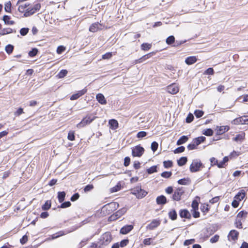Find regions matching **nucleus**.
<instances>
[{"mask_svg": "<svg viewBox=\"0 0 248 248\" xmlns=\"http://www.w3.org/2000/svg\"><path fill=\"white\" fill-rule=\"evenodd\" d=\"M96 118V117L92 114H88L77 125V126L78 128L83 127L86 125L90 124Z\"/></svg>", "mask_w": 248, "mask_h": 248, "instance_id": "nucleus-1", "label": "nucleus"}, {"mask_svg": "<svg viewBox=\"0 0 248 248\" xmlns=\"http://www.w3.org/2000/svg\"><path fill=\"white\" fill-rule=\"evenodd\" d=\"M202 166V164L201 161L198 159H196L193 160L190 166V170L192 172H195L199 171L200 168Z\"/></svg>", "mask_w": 248, "mask_h": 248, "instance_id": "nucleus-2", "label": "nucleus"}, {"mask_svg": "<svg viewBox=\"0 0 248 248\" xmlns=\"http://www.w3.org/2000/svg\"><path fill=\"white\" fill-rule=\"evenodd\" d=\"M40 8L41 5L39 3H37L35 4L32 8H28V9H26V11L24 14V16L27 17L33 15L36 11L39 10Z\"/></svg>", "mask_w": 248, "mask_h": 248, "instance_id": "nucleus-3", "label": "nucleus"}, {"mask_svg": "<svg viewBox=\"0 0 248 248\" xmlns=\"http://www.w3.org/2000/svg\"><path fill=\"white\" fill-rule=\"evenodd\" d=\"M111 240L112 237L110 232H107L101 236L100 242L102 245H107L111 241Z\"/></svg>", "mask_w": 248, "mask_h": 248, "instance_id": "nucleus-4", "label": "nucleus"}, {"mask_svg": "<svg viewBox=\"0 0 248 248\" xmlns=\"http://www.w3.org/2000/svg\"><path fill=\"white\" fill-rule=\"evenodd\" d=\"M144 152V148L140 145L136 146L132 149V155L134 157H140Z\"/></svg>", "mask_w": 248, "mask_h": 248, "instance_id": "nucleus-5", "label": "nucleus"}, {"mask_svg": "<svg viewBox=\"0 0 248 248\" xmlns=\"http://www.w3.org/2000/svg\"><path fill=\"white\" fill-rule=\"evenodd\" d=\"M133 194L135 195L138 199H141L144 197L147 194V192L140 187H137L133 189L132 192Z\"/></svg>", "mask_w": 248, "mask_h": 248, "instance_id": "nucleus-6", "label": "nucleus"}, {"mask_svg": "<svg viewBox=\"0 0 248 248\" xmlns=\"http://www.w3.org/2000/svg\"><path fill=\"white\" fill-rule=\"evenodd\" d=\"M234 124H248V117L247 116L240 117L235 119L232 122Z\"/></svg>", "mask_w": 248, "mask_h": 248, "instance_id": "nucleus-7", "label": "nucleus"}, {"mask_svg": "<svg viewBox=\"0 0 248 248\" xmlns=\"http://www.w3.org/2000/svg\"><path fill=\"white\" fill-rule=\"evenodd\" d=\"M119 204L116 202H110L104 206L103 209L108 210L109 212H112L119 207Z\"/></svg>", "mask_w": 248, "mask_h": 248, "instance_id": "nucleus-8", "label": "nucleus"}, {"mask_svg": "<svg viewBox=\"0 0 248 248\" xmlns=\"http://www.w3.org/2000/svg\"><path fill=\"white\" fill-rule=\"evenodd\" d=\"M127 211V209L126 208H123L117 212H116L115 214H113L110 217V220H115L116 219L120 217L123 215H124Z\"/></svg>", "mask_w": 248, "mask_h": 248, "instance_id": "nucleus-9", "label": "nucleus"}, {"mask_svg": "<svg viewBox=\"0 0 248 248\" xmlns=\"http://www.w3.org/2000/svg\"><path fill=\"white\" fill-rule=\"evenodd\" d=\"M179 87L175 84L170 85L167 87V91L172 94H176L179 92Z\"/></svg>", "mask_w": 248, "mask_h": 248, "instance_id": "nucleus-10", "label": "nucleus"}, {"mask_svg": "<svg viewBox=\"0 0 248 248\" xmlns=\"http://www.w3.org/2000/svg\"><path fill=\"white\" fill-rule=\"evenodd\" d=\"M160 224V220L157 219H153L152 222L147 226L146 229L150 230H153L157 228Z\"/></svg>", "mask_w": 248, "mask_h": 248, "instance_id": "nucleus-11", "label": "nucleus"}, {"mask_svg": "<svg viewBox=\"0 0 248 248\" xmlns=\"http://www.w3.org/2000/svg\"><path fill=\"white\" fill-rule=\"evenodd\" d=\"M184 191L182 190V188H178L177 190L174 192V194L172 196V198L173 200L178 201L181 200V198L182 195L183 194Z\"/></svg>", "mask_w": 248, "mask_h": 248, "instance_id": "nucleus-12", "label": "nucleus"}, {"mask_svg": "<svg viewBox=\"0 0 248 248\" xmlns=\"http://www.w3.org/2000/svg\"><path fill=\"white\" fill-rule=\"evenodd\" d=\"M102 25L96 22L92 24L89 28V31L92 32H95L99 30L102 29Z\"/></svg>", "mask_w": 248, "mask_h": 248, "instance_id": "nucleus-13", "label": "nucleus"}, {"mask_svg": "<svg viewBox=\"0 0 248 248\" xmlns=\"http://www.w3.org/2000/svg\"><path fill=\"white\" fill-rule=\"evenodd\" d=\"M87 90L85 88L81 91H79L76 93L73 94L71 97L70 99L71 100H74L78 99L79 97L81 96L83 94H84L87 92Z\"/></svg>", "mask_w": 248, "mask_h": 248, "instance_id": "nucleus-14", "label": "nucleus"}, {"mask_svg": "<svg viewBox=\"0 0 248 248\" xmlns=\"http://www.w3.org/2000/svg\"><path fill=\"white\" fill-rule=\"evenodd\" d=\"M239 232L234 230H232L230 231L228 234V239L229 240H232L233 241H235L237 240Z\"/></svg>", "mask_w": 248, "mask_h": 248, "instance_id": "nucleus-15", "label": "nucleus"}, {"mask_svg": "<svg viewBox=\"0 0 248 248\" xmlns=\"http://www.w3.org/2000/svg\"><path fill=\"white\" fill-rule=\"evenodd\" d=\"M216 130L217 135H221L228 131L229 130V127L227 125L217 126Z\"/></svg>", "mask_w": 248, "mask_h": 248, "instance_id": "nucleus-16", "label": "nucleus"}, {"mask_svg": "<svg viewBox=\"0 0 248 248\" xmlns=\"http://www.w3.org/2000/svg\"><path fill=\"white\" fill-rule=\"evenodd\" d=\"M133 229L132 225H125L121 228L120 233L123 234H126L129 232Z\"/></svg>", "mask_w": 248, "mask_h": 248, "instance_id": "nucleus-17", "label": "nucleus"}, {"mask_svg": "<svg viewBox=\"0 0 248 248\" xmlns=\"http://www.w3.org/2000/svg\"><path fill=\"white\" fill-rule=\"evenodd\" d=\"M245 137V134L244 132H241L240 134L237 135L235 137L232 139V140L237 142H242L244 140Z\"/></svg>", "mask_w": 248, "mask_h": 248, "instance_id": "nucleus-18", "label": "nucleus"}, {"mask_svg": "<svg viewBox=\"0 0 248 248\" xmlns=\"http://www.w3.org/2000/svg\"><path fill=\"white\" fill-rule=\"evenodd\" d=\"M206 140V138L203 136L199 137L193 139V141L197 146L200 145L201 143L203 142Z\"/></svg>", "mask_w": 248, "mask_h": 248, "instance_id": "nucleus-19", "label": "nucleus"}, {"mask_svg": "<svg viewBox=\"0 0 248 248\" xmlns=\"http://www.w3.org/2000/svg\"><path fill=\"white\" fill-rule=\"evenodd\" d=\"M96 98L97 100L102 105H105L107 103V101L104 96L102 93L97 94Z\"/></svg>", "mask_w": 248, "mask_h": 248, "instance_id": "nucleus-20", "label": "nucleus"}, {"mask_svg": "<svg viewBox=\"0 0 248 248\" xmlns=\"http://www.w3.org/2000/svg\"><path fill=\"white\" fill-rule=\"evenodd\" d=\"M156 201L158 204H164L167 202L166 198L163 195L157 197Z\"/></svg>", "mask_w": 248, "mask_h": 248, "instance_id": "nucleus-21", "label": "nucleus"}, {"mask_svg": "<svg viewBox=\"0 0 248 248\" xmlns=\"http://www.w3.org/2000/svg\"><path fill=\"white\" fill-rule=\"evenodd\" d=\"M197 61V59L195 56H190L187 57L186 60V63L188 65L192 64Z\"/></svg>", "mask_w": 248, "mask_h": 248, "instance_id": "nucleus-22", "label": "nucleus"}, {"mask_svg": "<svg viewBox=\"0 0 248 248\" xmlns=\"http://www.w3.org/2000/svg\"><path fill=\"white\" fill-rule=\"evenodd\" d=\"M180 216L181 217H185L189 218L191 215L189 212L187 210H183L180 211Z\"/></svg>", "mask_w": 248, "mask_h": 248, "instance_id": "nucleus-23", "label": "nucleus"}, {"mask_svg": "<svg viewBox=\"0 0 248 248\" xmlns=\"http://www.w3.org/2000/svg\"><path fill=\"white\" fill-rule=\"evenodd\" d=\"M151 53H149L147 55H145L142 56L139 59L135 60L134 63L137 64V63H141V62H143L144 61H145L146 60L148 59L151 56Z\"/></svg>", "mask_w": 248, "mask_h": 248, "instance_id": "nucleus-24", "label": "nucleus"}, {"mask_svg": "<svg viewBox=\"0 0 248 248\" xmlns=\"http://www.w3.org/2000/svg\"><path fill=\"white\" fill-rule=\"evenodd\" d=\"M109 124L111 129H115L118 127V123L114 119L109 120Z\"/></svg>", "mask_w": 248, "mask_h": 248, "instance_id": "nucleus-25", "label": "nucleus"}, {"mask_svg": "<svg viewBox=\"0 0 248 248\" xmlns=\"http://www.w3.org/2000/svg\"><path fill=\"white\" fill-rule=\"evenodd\" d=\"M188 140V138L186 136H182L177 141V145H180L186 142Z\"/></svg>", "mask_w": 248, "mask_h": 248, "instance_id": "nucleus-26", "label": "nucleus"}, {"mask_svg": "<svg viewBox=\"0 0 248 248\" xmlns=\"http://www.w3.org/2000/svg\"><path fill=\"white\" fill-rule=\"evenodd\" d=\"M65 195H66V193L64 191L59 192L58 193V198L59 202H60L61 203L64 201Z\"/></svg>", "mask_w": 248, "mask_h": 248, "instance_id": "nucleus-27", "label": "nucleus"}, {"mask_svg": "<svg viewBox=\"0 0 248 248\" xmlns=\"http://www.w3.org/2000/svg\"><path fill=\"white\" fill-rule=\"evenodd\" d=\"M169 216L170 218L173 220H175L177 218V214L174 210L170 211L169 213Z\"/></svg>", "mask_w": 248, "mask_h": 248, "instance_id": "nucleus-28", "label": "nucleus"}, {"mask_svg": "<svg viewBox=\"0 0 248 248\" xmlns=\"http://www.w3.org/2000/svg\"><path fill=\"white\" fill-rule=\"evenodd\" d=\"M187 158L186 157H182L177 161L179 166H182L184 165L187 162Z\"/></svg>", "mask_w": 248, "mask_h": 248, "instance_id": "nucleus-29", "label": "nucleus"}, {"mask_svg": "<svg viewBox=\"0 0 248 248\" xmlns=\"http://www.w3.org/2000/svg\"><path fill=\"white\" fill-rule=\"evenodd\" d=\"M14 49V46L11 45H8L5 46V50L7 54H10Z\"/></svg>", "mask_w": 248, "mask_h": 248, "instance_id": "nucleus-30", "label": "nucleus"}, {"mask_svg": "<svg viewBox=\"0 0 248 248\" xmlns=\"http://www.w3.org/2000/svg\"><path fill=\"white\" fill-rule=\"evenodd\" d=\"M27 9H28V8L26 4L21 5L18 7V11L19 13H23L24 15Z\"/></svg>", "mask_w": 248, "mask_h": 248, "instance_id": "nucleus-31", "label": "nucleus"}, {"mask_svg": "<svg viewBox=\"0 0 248 248\" xmlns=\"http://www.w3.org/2000/svg\"><path fill=\"white\" fill-rule=\"evenodd\" d=\"M51 207L50 201H46L45 203L42 206V209L44 210H48Z\"/></svg>", "mask_w": 248, "mask_h": 248, "instance_id": "nucleus-32", "label": "nucleus"}, {"mask_svg": "<svg viewBox=\"0 0 248 248\" xmlns=\"http://www.w3.org/2000/svg\"><path fill=\"white\" fill-rule=\"evenodd\" d=\"M189 180L188 179L184 178L178 180V183L180 185H186L189 184Z\"/></svg>", "mask_w": 248, "mask_h": 248, "instance_id": "nucleus-33", "label": "nucleus"}, {"mask_svg": "<svg viewBox=\"0 0 248 248\" xmlns=\"http://www.w3.org/2000/svg\"><path fill=\"white\" fill-rule=\"evenodd\" d=\"M247 212H245L244 211H242L240 212L237 216V219H239L241 218H245L247 217Z\"/></svg>", "mask_w": 248, "mask_h": 248, "instance_id": "nucleus-34", "label": "nucleus"}, {"mask_svg": "<svg viewBox=\"0 0 248 248\" xmlns=\"http://www.w3.org/2000/svg\"><path fill=\"white\" fill-rule=\"evenodd\" d=\"M175 41V38L173 36H170L166 39V43L168 45L172 44Z\"/></svg>", "mask_w": 248, "mask_h": 248, "instance_id": "nucleus-35", "label": "nucleus"}, {"mask_svg": "<svg viewBox=\"0 0 248 248\" xmlns=\"http://www.w3.org/2000/svg\"><path fill=\"white\" fill-rule=\"evenodd\" d=\"M67 71L66 70H62L58 75V76L59 78H63L67 75Z\"/></svg>", "mask_w": 248, "mask_h": 248, "instance_id": "nucleus-36", "label": "nucleus"}, {"mask_svg": "<svg viewBox=\"0 0 248 248\" xmlns=\"http://www.w3.org/2000/svg\"><path fill=\"white\" fill-rule=\"evenodd\" d=\"M11 3L10 1H8L5 4V10L7 12H10L11 10Z\"/></svg>", "mask_w": 248, "mask_h": 248, "instance_id": "nucleus-37", "label": "nucleus"}, {"mask_svg": "<svg viewBox=\"0 0 248 248\" xmlns=\"http://www.w3.org/2000/svg\"><path fill=\"white\" fill-rule=\"evenodd\" d=\"M151 47V45L148 43H143L141 45V49L144 50H149Z\"/></svg>", "mask_w": 248, "mask_h": 248, "instance_id": "nucleus-38", "label": "nucleus"}, {"mask_svg": "<svg viewBox=\"0 0 248 248\" xmlns=\"http://www.w3.org/2000/svg\"><path fill=\"white\" fill-rule=\"evenodd\" d=\"M203 134L207 136H210L213 134V131L210 128L207 129L203 132Z\"/></svg>", "mask_w": 248, "mask_h": 248, "instance_id": "nucleus-39", "label": "nucleus"}, {"mask_svg": "<svg viewBox=\"0 0 248 248\" xmlns=\"http://www.w3.org/2000/svg\"><path fill=\"white\" fill-rule=\"evenodd\" d=\"M147 171L149 174H152L154 172H156V166H154L150 167V168L147 169Z\"/></svg>", "mask_w": 248, "mask_h": 248, "instance_id": "nucleus-40", "label": "nucleus"}, {"mask_svg": "<svg viewBox=\"0 0 248 248\" xmlns=\"http://www.w3.org/2000/svg\"><path fill=\"white\" fill-rule=\"evenodd\" d=\"M185 148L184 146H180L179 147L177 148L174 151V154H179L184 152Z\"/></svg>", "mask_w": 248, "mask_h": 248, "instance_id": "nucleus-41", "label": "nucleus"}, {"mask_svg": "<svg viewBox=\"0 0 248 248\" xmlns=\"http://www.w3.org/2000/svg\"><path fill=\"white\" fill-rule=\"evenodd\" d=\"M203 111L200 110H196L194 112V114L197 118H200L203 115Z\"/></svg>", "mask_w": 248, "mask_h": 248, "instance_id": "nucleus-42", "label": "nucleus"}, {"mask_svg": "<svg viewBox=\"0 0 248 248\" xmlns=\"http://www.w3.org/2000/svg\"><path fill=\"white\" fill-rule=\"evenodd\" d=\"M10 17L8 16L5 15L3 17V20L4 21L5 24H12L14 22H11L9 21Z\"/></svg>", "mask_w": 248, "mask_h": 248, "instance_id": "nucleus-43", "label": "nucleus"}, {"mask_svg": "<svg viewBox=\"0 0 248 248\" xmlns=\"http://www.w3.org/2000/svg\"><path fill=\"white\" fill-rule=\"evenodd\" d=\"M163 165L165 168H169L172 166V163L171 161H165L163 162Z\"/></svg>", "mask_w": 248, "mask_h": 248, "instance_id": "nucleus-44", "label": "nucleus"}, {"mask_svg": "<svg viewBox=\"0 0 248 248\" xmlns=\"http://www.w3.org/2000/svg\"><path fill=\"white\" fill-rule=\"evenodd\" d=\"M171 175V172L170 171H165L161 173V176L164 178H168Z\"/></svg>", "mask_w": 248, "mask_h": 248, "instance_id": "nucleus-45", "label": "nucleus"}, {"mask_svg": "<svg viewBox=\"0 0 248 248\" xmlns=\"http://www.w3.org/2000/svg\"><path fill=\"white\" fill-rule=\"evenodd\" d=\"M219 238V236L216 234L210 239V241L212 243H216L218 241Z\"/></svg>", "mask_w": 248, "mask_h": 248, "instance_id": "nucleus-46", "label": "nucleus"}, {"mask_svg": "<svg viewBox=\"0 0 248 248\" xmlns=\"http://www.w3.org/2000/svg\"><path fill=\"white\" fill-rule=\"evenodd\" d=\"M153 240L152 238H146L143 240V243L145 245H150L152 244Z\"/></svg>", "mask_w": 248, "mask_h": 248, "instance_id": "nucleus-47", "label": "nucleus"}, {"mask_svg": "<svg viewBox=\"0 0 248 248\" xmlns=\"http://www.w3.org/2000/svg\"><path fill=\"white\" fill-rule=\"evenodd\" d=\"M93 185H88L84 188L85 192H88L92 190L93 188Z\"/></svg>", "mask_w": 248, "mask_h": 248, "instance_id": "nucleus-48", "label": "nucleus"}, {"mask_svg": "<svg viewBox=\"0 0 248 248\" xmlns=\"http://www.w3.org/2000/svg\"><path fill=\"white\" fill-rule=\"evenodd\" d=\"M74 131H70L68 135V139L70 140L73 141L75 140V135Z\"/></svg>", "mask_w": 248, "mask_h": 248, "instance_id": "nucleus-49", "label": "nucleus"}, {"mask_svg": "<svg viewBox=\"0 0 248 248\" xmlns=\"http://www.w3.org/2000/svg\"><path fill=\"white\" fill-rule=\"evenodd\" d=\"M37 52H38L37 49L34 48H33L31 51H30L29 52V55L31 57H33L37 54Z\"/></svg>", "mask_w": 248, "mask_h": 248, "instance_id": "nucleus-50", "label": "nucleus"}, {"mask_svg": "<svg viewBox=\"0 0 248 248\" xmlns=\"http://www.w3.org/2000/svg\"><path fill=\"white\" fill-rule=\"evenodd\" d=\"M158 143L156 142H155V141L153 142L152 143V144H151V149H152V150L154 152H155V151L157 150V148H158Z\"/></svg>", "mask_w": 248, "mask_h": 248, "instance_id": "nucleus-51", "label": "nucleus"}, {"mask_svg": "<svg viewBox=\"0 0 248 248\" xmlns=\"http://www.w3.org/2000/svg\"><path fill=\"white\" fill-rule=\"evenodd\" d=\"M197 147V146L196 145L195 143H194V142L192 141L191 143L187 145V148L189 150H191L196 149Z\"/></svg>", "mask_w": 248, "mask_h": 248, "instance_id": "nucleus-52", "label": "nucleus"}, {"mask_svg": "<svg viewBox=\"0 0 248 248\" xmlns=\"http://www.w3.org/2000/svg\"><path fill=\"white\" fill-rule=\"evenodd\" d=\"M191 206L193 210H197L198 209L199 203L196 200H194L193 201Z\"/></svg>", "mask_w": 248, "mask_h": 248, "instance_id": "nucleus-53", "label": "nucleus"}, {"mask_svg": "<svg viewBox=\"0 0 248 248\" xmlns=\"http://www.w3.org/2000/svg\"><path fill=\"white\" fill-rule=\"evenodd\" d=\"M29 31V29L27 28H22L20 31V33L21 35L24 36L26 35Z\"/></svg>", "mask_w": 248, "mask_h": 248, "instance_id": "nucleus-54", "label": "nucleus"}, {"mask_svg": "<svg viewBox=\"0 0 248 248\" xmlns=\"http://www.w3.org/2000/svg\"><path fill=\"white\" fill-rule=\"evenodd\" d=\"M235 224L237 228L241 229L242 228L241 220L240 219H236Z\"/></svg>", "mask_w": 248, "mask_h": 248, "instance_id": "nucleus-55", "label": "nucleus"}, {"mask_svg": "<svg viewBox=\"0 0 248 248\" xmlns=\"http://www.w3.org/2000/svg\"><path fill=\"white\" fill-rule=\"evenodd\" d=\"M147 135V133L145 131H140L138 133L137 137L138 138H142L145 137Z\"/></svg>", "mask_w": 248, "mask_h": 248, "instance_id": "nucleus-56", "label": "nucleus"}, {"mask_svg": "<svg viewBox=\"0 0 248 248\" xmlns=\"http://www.w3.org/2000/svg\"><path fill=\"white\" fill-rule=\"evenodd\" d=\"M245 197V193H239L238 194H237L235 196V198L239 200V201H241L243 200Z\"/></svg>", "mask_w": 248, "mask_h": 248, "instance_id": "nucleus-57", "label": "nucleus"}, {"mask_svg": "<svg viewBox=\"0 0 248 248\" xmlns=\"http://www.w3.org/2000/svg\"><path fill=\"white\" fill-rule=\"evenodd\" d=\"M71 204L70 202H66L62 203L60 207L62 208H65L69 207L71 205Z\"/></svg>", "mask_w": 248, "mask_h": 248, "instance_id": "nucleus-58", "label": "nucleus"}, {"mask_svg": "<svg viewBox=\"0 0 248 248\" xmlns=\"http://www.w3.org/2000/svg\"><path fill=\"white\" fill-rule=\"evenodd\" d=\"M195 242V240L194 239H189V240H186L185 242H184V245L185 246H188V245H191L192 244V243H193L194 242Z\"/></svg>", "mask_w": 248, "mask_h": 248, "instance_id": "nucleus-59", "label": "nucleus"}, {"mask_svg": "<svg viewBox=\"0 0 248 248\" xmlns=\"http://www.w3.org/2000/svg\"><path fill=\"white\" fill-rule=\"evenodd\" d=\"M214 73L213 69L212 68H209L204 72V74L212 75L214 74Z\"/></svg>", "mask_w": 248, "mask_h": 248, "instance_id": "nucleus-60", "label": "nucleus"}, {"mask_svg": "<svg viewBox=\"0 0 248 248\" xmlns=\"http://www.w3.org/2000/svg\"><path fill=\"white\" fill-rule=\"evenodd\" d=\"M130 163V158L129 157H125L124 159V166L127 167Z\"/></svg>", "mask_w": 248, "mask_h": 248, "instance_id": "nucleus-61", "label": "nucleus"}, {"mask_svg": "<svg viewBox=\"0 0 248 248\" xmlns=\"http://www.w3.org/2000/svg\"><path fill=\"white\" fill-rule=\"evenodd\" d=\"M79 197V195L78 193L74 194L71 198V201L72 202H74L77 200Z\"/></svg>", "mask_w": 248, "mask_h": 248, "instance_id": "nucleus-62", "label": "nucleus"}, {"mask_svg": "<svg viewBox=\"0 0 248 248\" xmlns=\"http://www.w3.org/2000/svg\"><path fill=\"white\" fill-rule=\"evenodd\" d=\"M128 243V240L127 239H124L122 240L121 242L120 245V246L121 247H124L125 246H126Z\"/></svg>", "mask_w": 248, "mask_h": 248, "instance_id": "nucleus-63", "label": "nucleus"}, {"mask_svg": "<svg viewBox=\"0 0 248 248\" xmlns=\"http://www.w3.org/2000/svg\"><path fill=\"white\" fill-rule=\"evenodd\" d=\"M194 117L192 114H190L188 115L187 118H186V122L187 123H190L193 120Z\"/></svg>", "mask_w": 248, "mask_h": 248, "instance_id": "nucleus-64", "label": "nucleus"}]
</instances>
